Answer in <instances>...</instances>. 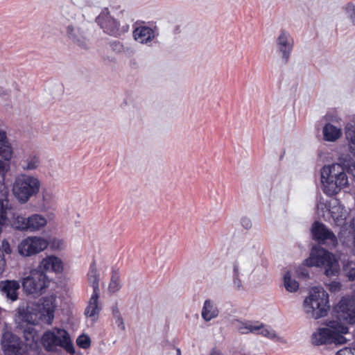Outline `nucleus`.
Here are the masks:
<instances>
[{"instance_id":"obj_1","label":"nucleus","mask_w":355,"mask_h":355,"mask_svg":"<svg viewBox=\"0 0 355 355\" xmlns=\"http://www.w3.org/2000/svg\"><path fill=\"white\" fill-rule=\"evenodd\" d=\"M40 181L36 177L20 174L15 178L12 184V193L21 203H26L40 191Z\"/></svg>"},{"instance_id":"obj_2","label":"nucleus","mask_w":355,"mask_h":355,"mask_svg":"<svg viewBox=\"0 0 355 355\" xmlns=\"http://www.w3.org/2000/svg\"><path fill=\"white\" fill-rule=\"evenodd\" d=\"M42 343L47 352H55L57 347H60L71 355L76 352L70 335L64 329L55 328L53 331L44 332Z\"/></svg>"},{"instance_id":"obj_3","label":"nucleus","mask_w":355,"mask_h":355,"mask_svg":"<svg viewBox=\"0 0 355 355\" xmlns=\"http://www.w3.org/2000/svg\"><path fill=\"white\" fill-rule=\"evenodd\" d=\"M328 325L332 328H320L312 335L314 343L317 345L326 344H341L345 343V338L341 334L348 332V327L338 322L330 321Z\"/></svg>"},{"instance_id":"obj_4","label":"nucleus","mask_w":355,"mask_h":355,"mask_svg":"<svg viewBox=\"0 0 355 355\" xmlns=\"http://www.w3.org/2000/svg\"><path fill=\"white\" fill-rule=\"evenodd\" d=\"M49 280L46 275L37 268L31 270L21 280L25 293L32 294L35 297L41 295L49 286Z\"/></svg>"},{"instance_id":"obj_5","label":"nucleus","mask_w":355,"mask_h":355,"mask_svg":"<svg viewBox=\"0 0 355 355\" xmlns=\"http://www.w3.org/2000/svg\"><path fill=\"white\" fill-rule=\"evenodd\" d=\"M95 21L105 33L111 36L119 37L129 31V25L120 26L119 22L110 15L108 8H104Z\"/></svg>"},{"instance_id":"obj_6","label":"nucleus","mask_w":355,"mask_h":355,"mask_svg":"<svg viewBox=\"0 0 355 355\" xmlns=\"http://www.w3.org/2000/svg\"><path fill=\"white\" fill-rule=\"evenodd\" d=\"M88 281L93 288V293L89 300V304L85 309V315L89 317H94L98 315L101 308L98 307V300L100 295L99 289V275L97 272L96 261H93L90 265L87 274Z\"/></svg>"},{"instance_id":"obj_7","label":"nucleus","mask_w":355,"mask_h":355,"mask_svg":"<svg viewBox=\"0 0 355 355\" xmlns=\"http://www.w3.org/2000/svg\"><path fill=\"white\" fill-rule=\"evenodd\" d=\"M46 224V218L40 214H33L28 217H25L15 214L10 221L11 226L19 231L34 232L39 230Z\"/></svg>"},{"instance_id":"obj_8","label":"nucleus","mask_w":355,"mask_h":355,"mask_svg":"<svg viewBox=\"0 0 355 355\" xmlns=\"http://www.w3.org/2000/svg\"><path fill=\"white\" fill-rule=\"evenodd\" d=\"M312 317L320 318L327 315L329 309V295L321 286L312 287Z\"/></svg>"},{"instance_id":"obj_9","label":"nucleus","mask_w":355,"mask_h":355,"mask_svg":"<svg viewBox=\"0 0 355 355\" xmlns=\"http://www.w3.org/2000/svg\"><path fill=\"white\" fill-rule=\"evenodd\" d=\"M334 311L340 321L349 324H355V290L352 295L343 297L334 307Z\"/></svg>"},{"instance_id":"obj_10","label":"nucleus","mask_w":355,"mask_h":355,"mask_svg":"<svg viewBox=\"0 0 355 355\" xmlns=\"http://www.w3.org/2000/svg\"><path fill=\"white\" fill-rule=\"evenodd\" d=\"M49 246L46 239L40 236H28L24 239L17 246L19 254L24 257L37 254Z\"/></svg>"},{"instance_id":"obj_11","label":"nucleus","mask_w":355,"mask_h":355,"mask_svg":"<svg viewBox=\"0 0 355 355\" xmlns=\"http://www.w3.org/2000/svg\"><path fill=\"white\" fill-rule=\"evenodd\" d=\"M314 250L315 248L312 246V266L324 267V274L328 277L336 275L339 272V266L333 254L327 250H322L315 257Z\"/></svg>"},{"instance_id":"obj_12","label":"nucleus","mask_w":355,"mask_h":355,"mask_svg":"<svg viewBox=\"0 0 355 355\" xmlns=\"http://www.w3.org/2000/svg\"><path fill=\"white\" fill-rule=\"evenodd\" d=\"M15 311V321L17 327H24V324H37L41 317L40 311L29 304L19 305Z\"/></svg>"},{"instance_id":"obj_13","label":"nucleus","mask_w":355,"mask_h":355,"mask_svg":"<svg viewBox=\"0 0 355 355\" xmlns=\"http://www.w3.org/2000/svg\"><path fill=\"white\" fill-rule=\"evenodd\" d=\"M312 239L320 245L336 247L338 239L335 234L324 224L315 221L312 224Z\"/></svg>"},{"instance_id":"obj_14","label":"nucleus","mask_w":355,"mask_h":355,"mask_svg":"<svg viewBox=\"0 0 355 355\" xmlns=\"http://www.w3.org/2000/svg\"><path fill=\"white\" fill-rule=\"evenodd\" d=\"M277 53L284 64H286L290 59L294 46V40L291 34L284 29H281L275 40Z\"/></svg>"},{"instance_id":"obj_15","label":"nucleus","mask_w":355,"mask_h":355,"mask_svg":"<svg viewBox=\"0 0 355 355\" xmlns=\"http://www.w3.org/2000/svg\"><path fill=\"white\" fill-rule=\"evenodd\" d=\"M1 344L5 355H29L28 352L22 348L18 337L10 332H5L3 334Z\"/></svg>"},{"instance_id":"obj_16","label":"nucleus","mask_w":355,"mask_h":355,"mask_svg":"<svg viewBox=\"0 0 355 355\" xmlns=\"http://www.w3.org/2000/svg\"><path fill=\"white\" fill-rule=\"evenodd\" d=\"M37 269L42 270L45 274L47 271L57 274L62 273L64 269L63 262L61 259L55 255H49L42 259Z\"/></svg>"},{"instance_id":"obj_17","label":"nucleus","mask_w":355,"mask_h":355,"mask_svg":"<svg viewBox=\"0 0 355 355\" xmlns=\"http://www.w3.org/2000/svg\"><path fill=\"white\" fill-rule=\"evenodd\" d=\"M340 208L336 206L331 207V202L320 199L316 206L317 213L325 220L332 218L334 221H338L340 215L336 214Z\"/></svg>"},{"instance_id":"obj_18","label":"nucleus","mask_w":355,"mask_h":355,"mask_svg":"<svg viewBox=\"0 0 355 355\" xmlns=\"http://www.w3.org/2000/svg\"><path fill=\"white\" fill-rule=\"evenodd\" d=\"M157 30V26L152 28L146 26H139L133 31L134 39L141 44H148L159 35L156 33Z\"/></svg>"},{"instance_id":"obj_19","label":"nucleus","mask_w":355,"mask_h":355,"mask_svg":"<svg viewBox=\"0 0 355 355\" xmlns=\"http://www.w3.org/2000/svg\"><path fill=\"white\" fill-rule=\"evenodd\" d=\"M67 35L68 38L76 45L83 49H88L87 40L84 35L80 28L70 24L67 27Z\"/></svg>"},{"instance_id":"obj_20","label":"nucleus","mask_w":355,"mask_h":355,"mask_svg":"<svg viewBox=\"0 0 355 355\" xmlns=\"http://www.w3.org/2000/svg\"><path fill=\"white\" fill-rule=\"evenodd\" d=\"M19 282L17 280H3L0 282V291L8 300L16 301L19 297Z\"/></svg>"},{"instance_id":"obj_21","label":"nucleus","mask_w":355,"mask_h":355,"mask_svg":"<svg viewBox=\"0 0 355 355\" xmlns=\"http://www.w3.org/2000/svg\"><path fill=\"white\" fill-rule=\"evenodd\" d=\"M324 172H326L325 168L321 172V182L323 192L328 196L337 194L340 190L335 182L334 175L329 171V173H327V176H325Z\"/></svg>"},{"instance_id":"obj_22","label":"nucleus","mask_w":355,"mask_h":355,"mask_svg":"<svg viewBox=\"0 0 355 355\" xmlns=\"http://www.w3.org/2000/svg\"><path fill=\"white\" fill-rule=\"evenodd\" d=\"M12 156V149L8 141L6 132L0 130V157L3 159L10 160Z\"/></svg>"},{"instance_id":"obj_23","label":"nucleus","mask_w":355,"mask_h":355,"mask_svg":"<svg viewBox=\"0 0 355 355\" xmlns=\"http://www.w3.org/2000/svg\"><path fill=\"white\" fill-rule=\"evenodd\" d=\"M339 165L343 170L352 175L355 181V161L349 155H342L339 157Z\"/></svg>"},{"instance_id":"obj_24","label":"nucleus","mask_w":355,"mask_h":355,"mask_svg":"<svg viewBox=\"0 0 355 355\" xmlns=\"http://www.w3.org/2000/svg\"><path fill=\"white\" fill-rule=\"evenodd\" d=\"M218 315V310L210 300H206L202 310V317L205 321H210Z\"/></svg>"},{"instance_id":"obj_25","label":"nucleus","mask_w":355,"mask_h":355,"mask_svg":"<svg viewBox=\"0 0 355 355\" xmlns=\"http://www.w3.org/2000/svg\"><path fill=\"white\" fill-rule=\"evenodd\" d=\"M323 134L326 141H334L341 137L342 131L340 128L331 123H327L323 128Z\"/></svg>"},{"instance_id":"obj_26","label":"nucleus","mask_w":355,"mask_h":355,"mask_svg":"<svg viewBox=\"0 0 355 355\" xmlns=\"http://www.w3.org/2000/svg\"><path fill=\"white\" fill-rule=\"evenodd\" d=\"M110 46L116 53H125L127 56L130 57L134 55L135 50L130 46H125L119 41H112L110 42Z\"/></svg>"},{"instance_id":"obj_27","label":"nucleus","mask_w":355,"mask_h":355,"mask_svg":"<svg viewBox=\"0 0 355 355\" xmlns=\"http://www.w3.org/2000/svg\"><path fill=\"white\" fill-rule=\"evenodd\" d=\"M308 268H311V253L309 257L304 260L302 263L296 269L297 277L300 279H307L309 278Z\"/></svg>"},{"instance_id":"obj_28","label":"nucleus","mask_w":355,"mask_h":355,"mask_svg":"<svg viewBox=\"0 0 355 355\" xmlns=\"http://www.w3.org/2000/svg\"><path fill=\"white\" fill-rule=\"evenodd\" d=\"M284 285L286 291L291 293L296 292L299 288V283L291 278L289 271H287L284 275Z\"/></svg>"},{"instance_id":"obj_29","label":"nucleus","mask_w":355,"mask_h":355,"mask_svg":"<svg viewBox=\"0 0 355 355\" xmlns=\"http://www.w3.org/2000/svg\"><path fill=\"white\" fill-rule=\"evenodd\" d=\"M61 15L68 21L73 19L76 16V9L71 3L62 4L60 7Z\"/></svg>"},{"instance_id":"obj_30","label":"nucleus","mask_w":355,"mask_h":355,"mask_svg":"<svg viewBox=\"0 0 355 355\" xmlns=\"http://www.w3.org/2000/svg\"><path fill=\"white\" fill-rule=\"evenodd\" d=\"M240 263L239 260H236L233 263V285L236 290H241L243 288L242 282L240 279Z\"/></svg>"},{"instance_id":"obj_31","label":"nucleus","mask_w":355,"mask_h":355,"mask_svg":"<svg viewBox=\"0 0 355 355\" xmlns=\"http://www.w3.org/2000/svg\"><path fill=\"white\" fill-rule=\"evenodd\" d=\"M38 165L39 157L35 155L29 157L27 159L23 160L21 163V167L27 171L36 169Z\"/></svg>"},{"instance_id":"obj_32","label":"nucleus","mask_w":355,"mask_h":355,"mask_svg":"<svg viewBox=\"0 0 355 355\" xmlns=\"http://www.w3.org/2000/svg\"><path fill=\"white\" fill-rule=\"evenodd\" d=\"M8 209V200L0 199V225H4L7 223V211Z\"/></svg>"},{"instance_id":"obj_33","label":"nucleus","mask_w":355,"mask_h":355,"mask_svg":"<svg viewBox=\"0 0 355 355\" xmlns=\"http://www.w3.org/2000/svg\"><path fill=\"white\" fill-rule=\"evenodd\" d=\"M119 274L116 270L113 269L111 277V282L109 285V291L110 292L115 293L120 289L121 286L119 285Z\"/></svg>"},{"instance_id":"obj_34","label":"nucleus","mask_w":355,"mask_h":355,"mask_svg":"<svg viewBox=\"0 0 355 355\" xmlns=\"http://www.w3.org/2000/svg\"><path fill=\"white\" fill-rule=\"evenodd\" d=\"M112 316L115 320V323L117 324L118 327L122 330H125V327L123 322V319L116 304L112 307Z\"/></svg>"},{"instance_id":"obj_35","label":"nucleus","mask_w":355,"mask_h":355,"mask_svg":"<svg viewBox=\"0 0 355 355\" xmlns=\"http://www.w3.org/2000/svg\"><path fill=\"white\" fill-rule=\"evenodd\" d=\"M345 135L348 141L349 150L355 156V130H347Z\"/></svg>"},{"instance_id":"obj_36","label":"nucleus","mask_w":355,"mask_h":355,"mask_svg":"<svg viewBox=\"0 0 355 355\" xmlns=\"http://www.w3.org/2000/svg\"><path fill=\"white\" fill-rule=\"evenodd\" d=\"M334 180L340 191L342 188L347 187L349 184L348 178L345 172H340L335 175Z\"/></svg>"},{"instance_id":"obj_37","label":"nucleus","mask_w":355,"mask_h":355,"mask_svg":"<svg viewBox=\"0 0 355 355\" xmlns=\"http://www.w3.org/2000/svg\"><path fill=\"white\" fill-rule=\"evenodd\" d=\"M76 345L82 349H86L91 346L90 337L85 334H82L76 339Z\"/></svg>"},{"instance_id":"obj_38","label":"nucleus","mask_w":355,"mask_h":355,"mask_svg":"<svg viewBox=\"0 0 355 355\" xmlns=\"http://www.w3.org/2000/svg\"><path fill=\"white\" fill-rule=\"evenodd\" d=\"M34 324H24V327H17L23 331L24 337L26 340H31V339H34V335L35 334V330L33 327Z\"/></svg>"},{"instance_id":"obj_39","label":"nucleus","mask_w":355,"mask_h":355,"mask_svg":"<svg viewBox=\"0 0 355 355\" xmlns=\"http://www.w3.org/2000/svg\"><path fill=\"white\" fill-rule=\"evenodd\" d=\"M258 334H261L264 337H266L271 340H279L281 342H283V339L280 337H279L275 331L272 329H264L263 328L262 330L259 332H257Z\"/></svg>"},{"instance_id":"obj_40","label":"nucleus","mask_w":355,"mask_h":355,"mask_svg":"<svg viewBox=\"0 0 355 355\" xmlns=\"http://www.w3.org/2000/svg\"><path fill=\"white\" fill-rule=\"evenodd\" d=\"M10 169V160L0 159V185L3 184L5 180V175Z\"/></svg>"},{"instance_id":"obj_41","label":"nucleus","mask_w":355,"mask_h":355,"mask_svg":"<svg viewBox=\"0 0 355 355\" xmlns=\"http://www.w3.org/2000/svg\"><path fill=\"white\" fill-rule=\"evenodd\" d=\"M347 277L351 281L355 280V262L350 261L344 267Z\"/></svg>"},{"instance_id":"obj_42","label":"nucleus","mask_w":355,"mask_h":355,"mask_svg":"<svg viewBox=\"0 0 355 355\" xmlns=\"http://www.w3.org/2000/svg\"><path fill=\"white\" fill-rule=\"evenodd\" d=\"M264 325L262 323L259 325H246L244 324V323H242V326L239 328V330L241 334H247V331H243V329H248L250 332L255 333L257 331H261Z\"/></svg>"},{"instance_id":"obj_43","label":"nucleus","mask_w":355,"mask_h":355,"mask_svg":"<svg viewBox=\"0 0 355 355\" xmlns=\"http://www.w3.org/2000/svg\"><path fill=\"white\" fill-rule=\"evenodd\" d=\"M345 10L349 14V16L354 24H355V6L349 3L345 6Z\"/></svg>"},{"instance_id":"obj_44","label":"nucleus","mask_w":355,"mask_h":355,"mask_svg":"<svg viewBox=\"0 0 355 355\" xmlns=\"http://www.w3.org/2000/svg\"><path fill=\"white\" fill-rule=\"evenodd\" d=\"M308 295L305 297L303 302V306L304 307L306 313H311V288L308 289Z\"/></svg>"},{"instance_id":"obj_45","label":"nucleus","mask_w":355,"mask_h":355,"mask_svg":"<svg viewBox=\"0 0 355 355\" xmlns=\"http://www.w3.org/2000/svg\"><path fill=\"white\" fill-rule=\"evenodd\" d=\"M49 242V245H50L51 248L52 250H57L60 248V245H62V242L60 239H57L55 238L53 239L52 240H50Z\"/></svg>"},{"instance_id":"obj_46","label":"nucleus","mask_w":355,"mask_h":355,"mask_svg":"<svg viewBox=\"0 0 355 355\" xmlns=\"http://www.w3.org/2000/svg\"><path fill=\"white\" fill-rule=\"evenodd\" d=\"M241 224L242 227L245 230H250L252 227L251 220L247 217H243L241 219Z\"/></svg>"},{"instance_id":"obj_47","label":"nucleus","mask_w":355,"mask_h":355,"mask_svg":"<svg viewBox=\"0 0 355 355\" xmlns=\"http://www.w3.org/2000/svg\"><path fill=\"white\" fill-rule=\"evenodd\" d=\"M336 355H354V353L352 352L351 349L345 348L338 351Z\"/></svg>"},{"instance_id":"obj_48","label":"nucleus","mask_w":355,"mask_h":355,"mask_svg":"<svg viewBox=\"0 0 355 355\" xmlns=\"http://www.w3.org/2000/svg\"><path fill=\"white\" fill-rule=\"evenodd\" d=\"M330 291H339L340 288V284L339 282H333L330 284Z\"/></svg>"},{"instance_id":"obj_49","label":"nucleus","mask_w":355,"mask_h":355,"mask_svg":"<svg viewBox=\"0 0 355 355\" xmlns=\"http://www.w3.org/2000/svg\"><path fill=\"white\" fill-rule=\"evenodd\" d=\"M54 311L53 308H49L46 311V315L49 320H53L54 317Z\"/></svg>"},{"instance_id":"obj_50","label":"nucleus","mask_w":355,"mask_h":355,"mask_svg":"<svg viewBox=\"0 0 355 355\" xmlns=\"http://www.w3.org/2000/svg\"><path fill=\"white\" fill-rule=\"evenodd\" d=\"M210 355H224L220 350L216 348H213Z\"/></svg>"},{"instance_id":"obj_51","label":"nucleus","mask_w":355,"mask_h":355,"mask_svg":"<svg viewBox=\"0 0 355 355\" xmlns=\"http://www.w3.org/2000/svg\"><path fill=\"white\" fill-rule=\"evenodd\" d=\"M5 265V259L3 258V261H0V273L3 271V267Z\"/></svg>"},{"instance_id":"obj_52","label":"nucleus","mask_w":355,"mask_h":355,"mask_svg":"<svg viewBox=\"0 0 355 355\" xmlns=\"http://www.w3.org/2000/svg\"><path fill=\"white\" fill-rule=\"evenodd\" d=\"M286 152H285V150H284L279 157V159L282 160L285 155Z\"/></svg>"},{"instance_id":"obj_53","label":"nucleus","mask_w":355,"mask_h":355,"mask_svg":"<svg viewBox=\"0 0 355 355\" xmlns=\"http://www.w3.org/2000/svg\"><path fill=\"white\" fill-rule=\"evenodd\" d=\"M180 32V28L178 26H177L174 30L175 33H178Z\"/></svg>"},{"instance_id":"obj_54","label":"nucleus","mask_w":355,"mask_h":355,"mask_svg":"<svg viewBox=\"0 0 355 355\" xmlns=\"http://www.w3.org/2000/svg\"><path fill=\"white\" fill-rule=\"evenodd\" d=\"M176 353H177V355H181V351L180 349H176Z\"/></svg>"},{"instance_id":"obj_55","label":"nucleus","mask_w":355,"mask_h":355,"mask_svg":"<svg viewBox=\"0 0 355 355\" xmlns=\"http://www.w3.org/2000/svg\"><path fill=\"white\" fill-rule=\"evenodd\" d=\"M243 331H247V333L249 332V330L248 329H243Z\"/></svg>"},{"instance_id":"obj_56","label":"nucleus","mask_w":355,"mask_h":355,"mask_svg":"<svg viewBox=\"0 0 355 355\" xmlns=\"http://www.w3.org/2000/svg\"><path fill=\"white\" fill-rule=\"evenodd\" d=\"M42 198H43V200H45V196L44 194L42 195Z\"/></svg>"},{"instance_id":"obj_57","label":"nucleus","mask_w":355,"mask_h":355,"mask_svg":"<svg viewBox=\"0 0 355 355\" xmlns=\"http://www.w3.org/2000/svg\"><path fill=\"white\" fill-rule=\"evenodd\" d=\"M0 226H1V225H0ZM1 232H2V228H1V227H0V234L1 233Z\"/></svg>"}]
</instances>
